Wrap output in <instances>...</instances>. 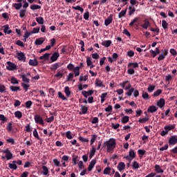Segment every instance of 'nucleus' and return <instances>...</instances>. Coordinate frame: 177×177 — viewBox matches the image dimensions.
Instances as JSON below:
<instances>
[{"label": "nucleus", "instance_id": "obj_19", "mask_svg": "<svg viewBox=\"0 0 177 177\" xmlns=\"http://www.w3.org/2000/svg\"><path fill=\"white\" fill-rule=\"evenodd\" d=\"M95 84L96 85V86H99L100 88H104L103 82L99 79L95 80Z\"/></svg>", "mask_w": 177, "mask_h": 177}, {"label": "nucleus", "instance_id": "obj_12", "mask_svg": "<svg viewBox=\"0 0 177 177\" xmlns=\"http://www.w3.org/2000/svg\"><path fill=\"white\" fill-rule=\"evenodd\" d=\"M60 55H59V53L57 52H55L52 56L50 57V60L51 62H56V60H57V59H59V57Z\"/></svg>", "mask_w": 177, "mask_h": 177}, {"label": "nucleus", "instance_id": "obj_7", "mask_svg": "<svg viewBox=\"0 0 177 177\" xmlns=\"http://www.w3.org/2000/svg\"><path fill=\"white\" fill-rule=\"evenodd\" d=\"M111 23H113V15L111 14L109 17L104 20V25L107 27V26H110Z\"/></svg>", "mask_w": 177, "mask_h": 177}, {"label": "nucleus", "instance_id": "obj_37", "mask_svg": "<svg viewBox=\"0 0 177 177\" xmlns=\"http://www.w3.org/2000/svg\"><path fill=\"white\" fill-rule=\"evenodd\" d=\"M136 156V153H135V151L133 149H131L129 152V157H131V158H135Z\"/></svg>", "mask_w": 177, "mask_h": 177}, {"label": "nucleus", "instance_id": "obj_50", "mask_svg": "<svg viewBox=\"0 0 177 177\" xmlns=\"http://www.w3.org/2000/svg\"><path fill=\"white\" fill-rule=\"evenodd\" d=\"M135 91V88L133 87H131L130 89L128 90V91L126 93V95L127 96H132V93Z\"/></svg>", "mask_w": 177, "mask_h": 177}, {"label": "nucleus", "instance_id": "obj_34", "mask_svg": "<svg viewBox=\"0 0 177 177\" xmlns=\"http://www.w3.org/2000/svg\"><path fill=\"white\" fill-rule=\"evenodd\" d=\"M10 91H12V92H17V91H21L20 89V87L19 86H10Z\"/></svg>", "mask_w": 177, "mask_h": 177}, {"label": "nucleus", "instance_id": "obj_64", "mask_svg": "<svg viewBox=\"0 0 177 177\" xmlns=\"http://www.w3.org/2000/svg\"><path fill=\"white\" fill-rule=\"evenodd\" d=\"M84 19L85 20H88L89 19V11H87L84 14Z\"/></svg>", "mask_w": 177, "mask_h": 177}, {"label": "nucleus", "instance_id": "obj_5", "mask_svg": "<svg viewBox=\"0 0 177 177\" xmlns=\"http://www.w3.org/2000/svg\"><path fill=\"white\" fill-rule=\"evenodd\" d=\"M177 143V136H172L169 140V145L170 146H175Z\"/></svg>", "mask_w": 177, "mask_h": 177}, {"label": "nucleus", "instance_id": "obj_58", "mask_svg": "<svg viewBox=\"0 0 177 177\" xmlns=\"http://www.w3.org/2000/svg\"><path fill=\"white\" fill-rule=\"evenodd\" d=\"M5 91H6V87H5V85L0 84V93H4Z\"/></svg>", "mask_w": 177, "mask_h": 177}, {"label": "nucleus", "instance_id": "obj_51", "mask_svg": "<svg viewBox=\"0 0 177 177\" xmlns=\"http://www.w3.org/2000/svg\"><path fill=\"white\" fill-rule=\"evenodd\" d=\"M30 9L32 10H37V9H41V6H38V5H32L30 6Z\"/></svg>", "mask_w": 177, "mask_h": 177}, {"label": "nucleus", "instance_id": "obj_46", "mask_svg": "<svg viewBox=\"0 0 177 177\" xmlns=\"http://www.w3.org/2000/svg\"><path fill=\"white\" fill-rule=\"evenodd\" d=\"M162 27L164 30H167V28H168V23H167V21H162Z\"/></svg>", "mask_w": 177, "mask_h": 177}, {"label": "nucleus", "instance_id": "obj_22", "mask_svg": "<svg viewBox=\"0 0 177 177\" xmlns=\"http://www.w3.org/2000/svg\"><path fill=\"white\" fill-rule=\"evenodd\" d=\"M111 44H112L111 40H106L102 42V46H105V48H109V46H110Z\"/></svg>", "mask_w": 177, "mask_h": 177}, {"label": "nucleus", "instance_id": "obj_23", "mask_svg": "<svg viewBox=\"0 0 177 177\" xmlns=\"http://www.w3.org/2000/svg\"><path fill=\"white\" fill-rule=\"evenodd\" d=\"M59 67H60V65H59L58 63H55L51 65L50 70L51 71H56V70H57V68H59Z\"/></svg>", "mask_w": 177, "mask_h": 177}, {"label": "nucleus", "instance_id": "obj_41", "mask_svg": "<svg viewBox=\"0 0 177 177\" xmlns=\"http://www.w3.org/2000/svg\"><path fill=\"white\" fill-rule=\"evenodd\" d=\"M154 89H156V86L151 85V84H149L148 88H147V91L150 93H151V92H153V91H154Z\"/></svg>", "mask_w": 177, "mask_h": 177}, {"label": "nucleus", "instance_id": "obj_63", "mask_svg": "<svg viewBox=\"0 0 177 177\" xmlns=\"http://www.w3.org/2000/svg\"><path fill=\"white\" fill-rule=\"evenodd\" d=\"M25 131L26 132H31V127L30 126V124H27L26 127H25Z\"/></svg>", "mask_w": 177, "mask_h": 177}, {"label": "nucleus", "instance_id": "obj_57", "mask_svg": "<svg viewBox=\"0 0 177 177\" xmlns=\"http://www.w3.org/2000/svg\"><path fill=\"white\" fill-rule=\"evenodd\" d=\"M12 158H13V154H12L10 152H9L8 153L6 154V160H12Z\"/></svg>", "mask_w": 177, "mask_h": 177}, {"label": "nucleus", "instance_id": "obj_14", "mask_svg": "<svg viewBox=\"0 0 177 177\" xmlns=\"http://www.w3.org/2000/svg\"><path fill=\"white\" fill-rule=\"evenodd\" d=\"M154 168H155V171H156V174H163L164 173V170L162 169H161V167H160V165H156Z\"/></svg>", "mask_w": 177, "mask_h": 177}, {"label": "nucleus", "instance_id": "obj_18", "mask_svg": "<svg viewBox=\"0 0 177 177\" xmlns=\"http://www.w3.org/2000/svg\"><path fill=\"white\" fill-rule=\"evenodd\" d=\"M44 42H45V39L41 37V38L36 39L35 44V45H42Z\"/></svg>", "mask_w": 177, "mask_h": 177}, {"label": "nucleus", "instance_id": "obj_3", "mask_svg": "<svg viewBox=\"0 0 177 177\" xmlns=\"http://www.w3.org/2000/svg\"><path fill=\"white\" fill-rule=\"evenodd\" d=\"M35 121L36 124H39V125H45V122H44V119L39 115H35Z\"/></svg>", "mask_w": 177, "mask_h": 177}, {"label": "nucleus", "instance_id": "obj_29", "mask_svg": "<svg viewBox=\"0 0 177 177\" xmlns=\"http://www.w3.org/2000/svg\"><path fill=\"white\" fill-rule=\"evenodd\" d=\"M82 114H86L88 113V107L84 105H80Z\"/></svg>", "mask_w": 177, "mask_h": 177}, {"label": "nucleus", "instance_id": "obj_56", "mask_svg": "<svg viewBox=\"0 0 177 177\" xmlns=\"http://www.w3.org/2000/svg\"><path fill=\"white\" fill-rule=\"evenodd\" d=\"M67 68L68 70H69V71H74V68H75V67H74V64H68L67 66Z\"/></svg>", "mask_w": 177, "mask_h": 177}, {"label": "nucleus", "instance_id": "obj_4", "mask_svg": "<svg viewBox=\"0 0 177 177\" xmlns=\"http://www.w3.org/2000/svg\"><path fill=\"white\" fill-rule=\"evenodd\" d=\"M168 55V50H162V53L160 54L159 57H158V62H161V60H164L165 59V56Z\"/></svg>", "mask_w": 177, "mask_h": 177}, {"label": "nucleus", "instance_id": "obj_11", "mask_svg": "<svg viewBox=\"0 0 177 177\" xmlns=\"http://www.w3.org/2000/svg\"><path fill=\"white\" fill-rule=\"evenodd\" d=\"M157 106L160 107V109H162L164 106H165V100L164 98H160L158 102H157Z\"/></svg>", "mask_w": 177, "mask_h": 177}, {"label": "nucleus", "instance_id": "obj_28", "mask_svg": "<svg viewBox=\"0 0 177 177\" xmlns=\"http://www.w3.org/2000/svg\"><path fill=\"white\" fill-rule=\"evenodd\" d=\"M129 16H132L135 12H136V9H135V7L129 6Z\"/></svg>", "mask_w": 177, "mask_h": 177}, {"label": "nucleus", "instance_id": "obj_25", "mask_svg": "<svg viewBox=\"0 0 177 177\" xmlns=\"http://www.w3.org/2000/svg\"><path fill=\"white\" fill-rule=\"evenodd\" d=\"M49 56H50V54L45 53L44 55H42L39 57V59L40 60H49Z\"/></svg>", "mask_w": 177, "mask_h": 177}, {"label": "nucleus", "instance_id": "obj_32", "mask_svg": "<svg viewBox=\"0 0 177 177\" xmlns=\"http://www.w3.org/2000/svg\"><path fill=\"white\" fill-rule=\"evenodd\" d=\"M142 97L145 100H149V99H150L149 93H147V92H145V91H143V93H142Z\"/></svg>", "mask_w": 177, "mask_h": 177}, {"label": "nucleus", "instance_id": "obj_31", "mask_svg": "<svg viewBox=\"0 0 177 177\" xmlns=\"http://www.w3.org/2000/svg\"><path fill=\"white\" fill-rule=\"evenodd\" d=\"M12 6H14V8L17 10H19V9H20L22 6H23V3H15L12 4Z\"/></svg>", "mask_w": 177, "mask_h": 177}, {"label": "nucleus", "instance_id": "obj_54", "mask_svg": "<svg viewBox=\"0 0 177 177\" xmlns=\"http://www.w3.org/2000/svg\"><path fill=\"white\" fill-rule=\"evenodd\" d=\"M58 97L62 100H67V98L65 97L64 95H63V93H62L60 91L58 92Z\"/></svg>", "mask_w": 177, "mask_h": 177}, {"label": "nucleus", "instance_id": "obj_24", "mask_svg": "<svg viewBox=\"0 0 177 177\" xmlns=\"http://www.w3.org/2000/svg\"><path fill=\"white\" fill-rule=\"evenodd\" d=\"M21 77L23 82L25 84H30V79H28L26 75H21Z\"/></svg>", "mask_w": 177, "mask_h": 177}, {"label": "nucleus", "instance_id": "obj_33", "mask_svg": "<svg viewBox=\"0 0 177 177\" xmlns=\"http://www.w3.org/2000/svg\"><path fill=\"white\" fill-rule=\"evenodd\" d=\"M122 124H127L129 122V116H124L121 120Z\"/></svg>", "mask_w": 177, "mask_h": 177}, {"label": "nucleus", "instance_id": "obj_45", "mask_svg": "<svg viewBox=\"0 0 177 177\" xmlns=\"http://www.w3.org/2000/svg\"><path fill=\"white\" fill-rule=\"evenodd\" d=\"M36 21L39 24H44V17H39L36 18Z\"/></svg>", "mask_w": 177, "mask_h": 177}, {"label": "nucleus", "instance_id": "obj_15", "mask_svg": "<svg viewBox=\"0 0 177 177\" xmlns=\"http://www.w3.org/2000/svg\"><path fill=\"white\" fill-rule=\"evenodd\" d=\"M29 66H32L33 67H36L38 66V61L37 59H30L28 62Z\"/></svg>", "mask_w": 177, "mask_h": 177}, {"label": "nucleus", "instance_id": "obj_17", "mask_svg": "<svg viewBox=\"0 0 177 177\" xmlns=\"http://www.w3.org/2000/svg\"><path fill=\"white\" fill-rule=\"evenodd\" d=\"M118 171L121 172L123 169H125V163L123 162H120L118 163V167H117Z\"/></svg>", "mask_w": 177, "mask_h": 177}, {"label": "nucleus", "instance_id": "obj_35", "mask_svg": "<svg viewBox=\"0 0 177 177\" xmlns=\"http://www.w3.org/2000/svg\"><path fill=\"white\" fill-rule=\"evenodd\" d=\"M64 93H66V96L68 97L70 95H71V91H70V87L66 86L64 88Z\"/></svg>", "mask_w": 177, "mask_h": 177}, {"label": "nucleus", "instance_id": "obj_40", "mask_svg": "<svg viewBox=\"0 0 177 177\" xmlns=\"http://www.w3.org/2000/svg\"><path fill=\"white\" fill-rule=\"evenodd\" d=\"M73 78H74V73H69L68 75L66 77V82L71 81Z\"/></svg>", "mask_w": 177, "mask_h": 177}, {"label": "nucleus", "instance_id": "obj_47", "mask_svg": "<svg viewBox=\"0 0 177 177\" xmlns=\"http://www.w3.org/2000/svg\"><path fill=\"white\" fill-rule=\"evenodd\" d=\"M110 171H111V168L106 167L104 169V171H103L104 175H109L110 174Z\"/></svg>", "mask_w": 177, "mask_h": 177}, {"label": "nucleus", "instance_id": "obj_44", "mask_svg": "<svg viewBox=\"0 0 177 177\" xmlns=\"http://www.w3.org/2000/svg\"><path fill=\"white\" fill-rule=\"evenodd\" d=\"M8 167L9 168H10V169H17V165H16V163H9Z\"/></svg>", "mask_w": 177, "mask_h": 177}, {"label": "nucleus", "instance_id": "obj_9", "mask_svg": "<svg viewBox=\"0 0 177 177\" xmlns=\"http://www.w3.org/2000/svg\"><path fill=\"white\" fill-rule=\"evenodd\" d=\"M95 165H96V160L93 159L89 163V165L88 167V171H92V169H93Z\"/></svg>", "mask_w": 177, "mask_h": 177}, {"label": "nucleus", "instance_id": "obj_20", "mask_svg": "<svg viewBox=\"0 0 177 177\" xmlns=\"http://www.w3.org/2000/svg\"><path fill=\"white\" fill-rule=\"evenodd\" d=\"M128 67L129 68H139V64H138V62H135V63H133V62H131L128 64Z\"/></svg>", "mask_w": 177, "mask_h": 177}, {"label": "nucleus", "instance_id": "obj_26", "mask_svg": "<svg viewBox=\"0 0 177 177\" xmlns=\"http://www.w3.org/2000/svg\"><path fill=\"white\" fill-rule=\"evenodd\" d=\"M15 115L16 118H18V120H20V118L23 117V113H21V111H17L15 112Z\"/></svg>", "mask_w": 177, "mask_h": 177}, {"label": "nucleus", "instance_id": "obj_55", "mask_svg": "<svg viewBox=\"0 0 177 177\" xmlns=\"http://www.w3.org/2000/svg\"><path fill=\"white\" fill-rule=\"evenodd\" d=\"M21 85L24 89H25L26 92H27V91H28V88H30V85L27 83H21Z\"/></svg>", "mask_w": 177, "mask_h": 177}, {"label": "nucleus", "instance_id": "obj_21", "mask_svg": "<svg viewBox=\"0 0 177 177\" xmlns=\"http://www.w3.org/2000/svg\"><path fill=\"white\" fill-rule=\"evenodd\" d=\"M3 32H5V34H12V30H9V25L3 26Z\"/></svg>", "mask_w": 177, "mask_h": 177}, {"label": "nucleus", "instance_id": "obj_42", "mask_svg": "<svg viewBox=\"0 0 177 177\" xmlns=\"http://www.w3.org/2000/svg\"><path fill=\"white\" fill-rule=\"evenodd\" d=\"M131 167H133V169H139V163L136 161H134L132 163Z\"/></svg>", "mask_w": 177, "mask_h": 177}, {"label": "nucleus", "instance_id": "obj_36", "mask_svg": "<svg viewBox=\"0 0 177 177\" xmlns=\"http://www.w3.org/2000/svg\"><path fill=\"white\" fill-rule=\"evenodd\" d=\"M73 73L75 74V77H78V75H80V67L76 66L74 69H73Z\"/></svg>", "mask_w": 177, "mask_h": 177}, {"label": "nucleus", "instance_id": "obj_43", "mask_svg": "<svg viewBox=\"0 0 177 177\" xmlns=\"http://www.w3.org/2000/svg\"><path fill=\"white\" fill-rule=\"evenodd\" d=\"M42 169H43V175H48V174H49V169L46 166H43Z\"/></svg>", "mask_w": 177, "mask_h": 177}, {"label": "nucleus", "instance_id": "obj_27", "mask_svg": "<svg viewBox=\"0 0 177 177\" xmlns=\"http://www.w3.org/2000/svg\"><path fill=\"white\" fill-rule=\"evenodd\" d=\"M96 153V148H95V147H93L91 151H90V153H89V158H93V156H95V153Z\"/></svg>", "mask_w": 177, "mask_h": 177}, {"label": "nucleus", "instance_id": "obj_13", "mask_svg": "<svg viewBox=\"0 0 177 177\" xmlns=\"http://www.w3.org/2000/svg\"><path fill=\"white\" fill-rule=\"evenodd\" d=\"M175 127H176L175 124H170L167 125L164 127L165 131H166L167 133L169 132V131H172V129H175Z\"/></svg>", "mask_w": 177, "mask_h": 177}, {"label": "nucleus", "instance_id": "obj_8", "mask_svg": "<svg viewBox=\"0 0 177 177\" xmlns=\"http://www.w3.org/2000/svg\"><path fill=\"white\" fill-rule=\"evenodd\" d=\"M150 26V21L149 19H145L144 24L140 25V27L144 28L145 30H147L149 28V26Z\"/></svg>", "mask_w": 177, "mask_h": 177}, {"label": "nucleus", "instance_id": "obj_10", "mask_svg": "<svg viewBox=\"0 0 177 177\" xmlns=\"http://www.w3.org/2000/svg\"><path fill=\"white\" fill-rule=\"evenodd\" d=\"M82 95H83V96H84L86 99V97H88V96H91L92 95H93V90H90V91H82Z\"/></svg>", "mask_w": 177, "mask_h": 177}, {"label": "nucleus", "instance_id": "obj_53", "mask_svg": "<svg viewBox=\"0 0 177 177\" xmlns=\"http://www.w3.org/2000/svg\"><path fill=\"white\" fill-rule=\"evenodd\" d=\"M26 10H21L19 11V17H21V19H23V17H24V16H26Z\"/></svg>", "mask_w": 177, "mask_h": 177}, {"label": "nucleus", "instance_id": "obj_2", "mask_svg": "<svg viewBox=\"0 0 177 177\" xmlns=\"http://www.w3.org/2000/svg\"><path fill=\"white\" fill-rule=\"evenodd\" d=\"M6 68L9 71H15V70H17V65L11 62H7Z\"/></svg>", "mask_w": 177, "mask_h": 177}, {"label": "nucleus", "instance_id": "obj_39", "mask_svg": "<svg viewBox=\"0 0 177 177\" xmlns=\"http://www.w3.org/2000/svg\"><path fill=\"white\" fill-rule=\"evenodd\" d=\"M33 136H35L36 139H37V140H42V139L39 138V136L38 135V131L36 129H35V130L33 131Z\"/></svg>", "mask_w": 177, "mask_h": 177}, {"label": "nucleus", "instance_id": "obj_38", "mask_svg": "<svg viewBox=\"0 0 177 177\" xmlns=\"http://www.w3.org/2000/svg\"><path fill=\"white\" fill-rule=\"evenodd\" d=\"M160 93H162V90L158 89L156 91L153 93V96L154 97H157V96H160Z\"/></svg>", "mask_w": 177, "mask_h": 177}, {"label": "nucleus", "instance_id": "obj_6", "mask_svg": "<svg viewBox=\"0 0 177 177\" xmlns=\"http://www.w3.org/2000/svg\"><path fill=\"white\" fill-rule=\"evenodd\" d=\"M17 59L20 62H26V55H24V53L23 52H19L17 53Z\"/></svg>", "mask_w": 177, "mask_h": 177}, {"label": "nucleus", "instance_id": "obj_60", "mask_svg": "<svg viewBox=\"0 0 177 177\" xmlns=\"http://www.w3.org/2000/svg\"><path fill=\"white\" fill-rule=\"evenodd\" d=\"M32 106V102L31 100L27 101L26 102V109H30Z\"/></svg>", "mask_w": 177, "mask_h": 177}, {"label": "nucleus", "instance_id": "obj_48", "mask_svg": "<svg viewBox=\"0 0 177 177\" xmlns=\"http://www.w3.org/2000/svg\"><path fill=\"white\" fill-rule=\"evenodd\" d=\"M73 9H75V10H80L82 13L84 12V8L82 7L77 6H73Z\"/></svg>", "mask_w": 177, "mask_h": 177}, {"label": "nucleus", "instance_id": "obj_62", "mask_svg": "<svg viewBox=\"0 0 177 177\" xmlns=\"http://www.w3.org/2000/svg\"><path fill=\"white\" fill-rule=\"evenodd\" d=\"M66 136L67 139H72L73 136H71V131H66Z\"/></svg>", "mask_w": 177, "mask_h": 177}, {"label": "nucleus", "instance_id": "obj_49", "mask_svg": "<svg viewBox=\"0 0 177 177\" xmlns=\"http://www.w3.org/2000/svg\"><path fill=\"white\" fill-rule=\"evenodd\" d=\"M127 15V9L125 10H122L119 14H118V17L119 19H121V17H124Z\"/></svg>", "mask_w": 177, "mask_h": 177}, {"label": "nucleus", "instance_id": "obj_16", "mask_svg": "<svg viewBox=\"0 0 177 177\" xmlns=\"http://www.w3.org/2000/svg\"><path fill=\"white\" fill-rule=\"evenodd\" d=\"M156 111H157V107L154 105L149 106V108L147 109V112L151 113H156Z\"/></svg>", "mask_w": 177, "mask_h": 177}, {"label": "nucleus", "instance_id": "obj_30", "mask_svg": "<svg viewBox=\"0 0 177 177\" xmlns=\"http://www.w3.org/2000/svg\"><path fill=\"white\" fill-rule=\"evenodd\" d=\"M139 17H135L132 21L130 22L129 26L130 27H133V26H135V23H138V21H139Z\"/></svg>", "mask_w": 177, "mask_h": 177}, {"label": "nucleus", "instance_id": "obj_59", "mask_svg": "<svg viewBox=\"0 0 177 177\" xmlns=\"http://www.w3.org/2000/svg\"><path fill=\"white\" fill-rule=\"evenodd\" d=\"M16 45H18V46H21V48H24V43L20 40H17L16 41Z\"/></svg>", "mask_w": 177, "mask_h": 177}, {"label": "nucleus", "instance_id": "obj_1", "mask_svg": "<svg viewBox=\"0 0 177 177\" xmlns=\"http://www.w3.org/2000/svg\"><path fill=\"white\" fill-rule=\"evenodd\" d=\"M117 146V142H115V139L110 138L108 141H106L104 143L103 147H106L107 153H111V151H114V148Z\"/></svg>", "mask_w": 177, "mask_h": 177}, {"label": "nucleus", "instance_id": "obj_61", "mask_svg": "<svg viewBox=\"0 0 177 177\" xmlns=\"http://www.w3.org/2000/svg\"><path fill=\"white\" fill-rule=\"evenodd\" d=\"M54 120H55V117L53 115H52L50 118H47L46 119V122H53Z\"/></svg>", "mask_w": 177, "mask_h": 177}, {"label": "nucleus", "instance_id": "obj_52", "mask_svg": "<svg viewBox=\"0 0 177 177\" xmlns=\"http://www.w3.org/2000/svg\"><path fill=\"white\" fill-rule=\"evenodd\" d=\"M149 121V119L147 118H140L138 120V122L140 124H145V122H147Z\"/></svg>", "mask_w": 177, "mask_h": 177}]
</instances>
